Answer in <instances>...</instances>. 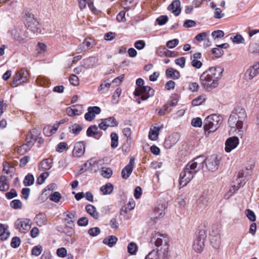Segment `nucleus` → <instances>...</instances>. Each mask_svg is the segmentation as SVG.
Segmentation results:
<instances>
[{
  "label": "nucleus",
  "instance_id": "27",
  "mask_svg": "<svg viewBox=\"0 0 259 259\" xmlns=\"http://www.w3.org/2000/svg\"><path fill=\"white\" fill-rule=\"evenodd\" d=\"M85 210L94 219L97 220L98 219L99 213L96 211V208L94 206L91 204H88L85 206Z\"/></svg>",
  "mask_w": 259,
  "mask_h": 259
},
{
  "label": "nucleus",
  "instance_id": "64",
  "mask_svg": "<svg viewBox=\"0 0 259 259\" xmlns=\"http://www.w3.org/2000/svg\"><path fill=\"white\" fill-rule=\"evenodd\" d=\"M43 133L47 137L51 136L54 134L52 130V127L49 125L44 127L43 129Z\"/></svg>",
  "mask_w": 259,
  "mask_h": 259
},
{
  "label": "nucleus",
  "instance_id": "50",
  "mask_svg": "<svg viewBox=\"0 0 259 259\" xmlns=\"http://www.w3.org/2000/svg\"><path fill=\"white\" fill-rule=\"evenodd\" d=\"M178 96L175 95L171 96L169 101L167 103V104L169 105L170 107H175L177 105L178 102Z\"/></svg>",
  "mask_w": 259,
  "mask_h": 259
},
{
  "label": "nucleus",
  "instance_id": "26",
  "mask_svg": "<svg viewBox=\"0 0 259 259\" xmlns=\"http://www.w3.org/2000/svg\"><path fill=\"white\" fill-rule=\"evenodd\" d=\"M165 74L167 78H172L173 79H178L180 77V72L172 68H168L166 70Z\"/></svg>",
  "mask_w": 259,
  "mask_h": 259
},
{
  "label": "nucleus",
  "instance_id": "51",
  "mask_svg": "<svg viewBox=\"0 0 259 259\" xmlns=\"http://www.w3.org/2000/svg\"><path fill=\"white\" fill-rule=\"evenodd\" d=\"M225 35V33L223 31L221 30H218L214 31L212 32L211 35L212 37L215 38H220L223 37Z\"/></svg>",
  "mask_w": 259,
  "mask_h": 259
},
{
  "label": "nucleus",
  "instance_id": "19",
  "mask_svg": "<svg viewBox=\"0 0 259 259\" xmlns=\"http://www.w3.org/2000/svg\"><path fill=\"white\" fill-rule=\"evenodd\" d=\"M210 240L213 248H218L221 244V235L219 231H217L216 232L212 231L210 234Z\"/></svg>",
  "mask_w": 259,
  "mask_h": 259
},
{
  "label": "nucleus",
  "instance_id": "10",
  "mask_svg": "<svg viewBox=\"0 0 259 259\" xmlns=\"http://www.w3.org/2000/svg\"><path fill=\"white\" fill-rule=\"evenodd\" d=\"M258 75H259V61L255 62L246 70L244 74L245 79L249 81Z\"/></svg>",
  "mask_w": 259,
  "mask_h": 259
},
{
  "label": "nucleus",
  "instance_id": "52",
  "mask_svg": "<svg viewBox=\"0 0 259 259\" xmlns=\"http://www.w3.org/2000/svg\"><path fill=\"white\" fill-rule=\"evenodd\" d=\"M111 86L110 83H101L98 88V91L102 93H105L104 90L106 89V91H108Z\"/></svg>",
  "mask_w": 259,
  "mask_h": 259
},
{
  "label": "nucleus",
  "instance_id": "56",
  "mask_svg": "<svg viewBox=\"0 0 259 259\" xmlns=\"http://www.w3.org/2000/svg\"><path fill=\"white\" fill-rule=\"evenodd\" d=\"M5 196L7 199H11L17 196V193L15 189H12L10 192L5 194Z\"/></svg>",
  "mask_w": 259,
  "mask_h": 259
},
{
  "label": "nucleus",
  "instance_id": "44",
  "mask_svg": "<svg viewBox=\"0 0 259 259\" xmlns=\"http://www.w3.org/2000/svg\"><path fill=\"white\" fill-rule=\"evenodd\" d=\"M191 124L194 127H200L202 125V120L199 117H196L192 119Z\"/></svg>",
  "mask_w": 259,
  "mask_h": 259
},
{
  "label": "nucleus",
  "instance_id": "12",
  "mask_svg": "<svg viewBox=\"0 0 259 259\" xmlns=\"http://www.w3.org/2000/svg\"><path fill=\"white\" fill-rule=\"evenodd\" d=\"M25 25L33 33H38L40 32L39 23L33 16H29L27 17L25 20Z\"/></svg>",
  "mask_w": 259,
  "mask_h": 259
},
{
  "label": "nucleus",
  "instance_id": "14",
  "mask_svg": "<svg viewBox=\"0 0 259 259\" xmlns=\"http://www.w3.org/2000/svg\"><path fill=\"white\" fill-rule=\"evenodd\" d=\"M239 140L238 137L234 136L228 138L225 143V151L226 152H230L232 150L237 147L239 144Z\"/></svg>",
  "mask_w": 259,
  "mask_h": 259
},
{
  "label": "nucleus",
  "instance_id": "48",
  "mask_svg": "<svg viewBox=\"0 0 259 259\" xmlns=\"http://www.w3.org/2000/svg\"><path fill=\"white\" fill-rule=\"evenodd\" d=\"M179 40L176 38L169 40L166 43V47L169 49H173L179 44Z\"/></svg>",
  "mask_w": 259,
  "mask_h": 259
},
{
  "label": "nucleus",
  "instance_id": "9",
  "mask_svg": "<svg viewBox=\"0 0 259 259\" xmlns=\"http://www.w3.org/2000/svg\"><path fill=\"white\" fill-rule=\"evenodd\" d=\"M31 221L28 219L20 218L17 219L14 224L15 228L21 233L28 231L31 226Z\"/></svg>",
  "mask_w": 259,
  "mask_h": 259
},
{
  "label": "nucleus",
  "instance_id": "29",
  "mask_svg": "<svg viewBox=\"0 0 259 259\" xmlns=\"http://www.w3.org/2000/svg\"><path fill=\"white\" fill-rule=\"evenodd\" d=\"M113 190V186L111 183H107L106 185L102 186L100 188L101 191L103 194L107 195L111 194Z\"/></svg>",
  "mask_w": 259,
  "mask_h": 259
},
{
  "label": "nucleus",
  "instance_id": "23",
  "mask_svg": "<svg viewBox=\"0 0 259 259\" xmlns=\"http://www.w3.org/2000/svg\"><path fill=\"white\" fill-rule=\"evenodd\" d=\"M79 8L81 10L84 9L88 4L90 9L93 12L96 13L97 12L96 8L95 7L93 2L91 0H78Z\"/></svg>",
  "mask_w": 259,
  "mask_h": 259
},
{
  "label": "nucleus",
  "instance_id": "61",
  "mask_svg": "<svg viewBox=\"0 0 259 259\" xmlns=\"http://www.w3.org/2000/svg\"><path fill=\"white\" fill-rule=\"evenodd\" d=\"M66 149H67V144L65 142H61L58 144L56 150L58 152H62Z\"/></svg>",
  "mask_w": 259,
  "mask_h": 259
},
{
  "label": "nucleus",
  "instance_id": "53",
  "mask_svg": "<svg viewBox=\"0 0 259 259\" xmlns=\"http://www.w3.org/2000/svg\"><path fill=\"white\" fill-rule=\"evenodd\" d=\"M145 42L143 40L136 41L134 44V47L138 50H141L145 47Z\"/></svg>",
  "mask_w": 259,
  "mask_h": 259
},
{
  "label": "nucleus",
  "instance_id": "13",
  "mask_svg": "<svg viewBox=\"0 0 259 259\" xmlns=\"http://www.w3.org/2000/svg\"><path fill=\"white\" fill-rule=\"evenodd\" d=\"M118 122L114 117H109L101 119V122L99 124V127L101 130H106L108 127H116Z\"/></svg>",
  "mask_w": 259,
  "mask_h": 259
},
{
  "label": "nucleus",
  "instance_id": "40",
  "mask_svg": "<svg viewBox=\"0 0 259 259\" xmlns=\"http://www.w3.org/2000/svg\"><path fill=\"white\" fill-rule=\"evenodd\" d=\"M14 167L10 165L7 162L4 163L3 171L6 174H12L14 172Z\"/></svg>",
  "mask_w": 259,
  "mask_h": 259
},
{
  "label": "nucleus",
  "instance_id": "22",
  "mask_svg": "<svg viewBox=\"0 0 259 259\" xmlns=\"http://www.w3.org/2000/svg\"><path fill=\"white\" fill-rule=\"evenodd\" d=\"M64 215L65 216L64 221L66 225L72 228L76 219L75 213L72 211L66 212Z\"/></svg>",
  "mask_w": 259,
  "mask_h": 259
},
{
  "label": "nucleus",
  "instance_id": "33",
  "mask_svg": "<svg viewBox=\"0 0 259 259\" xmlns=\"http://www.w3.org/2000/svg\"><path fill=\"white\" fill-rule=\"evenodd\" d=\"M117 238L114 236H110L104 239L103 242L108 245L109 247H112L117 242Z\"/></svg>",
  "mask_w": 259,
  "mask_h": 259
},
{
  "label": "nucleus",
  "instance_id": "30",
  "mask_svg": "<svg viewBox=\"0 0 259 259\" xmlns=\"http://www.w3.org/2000/svg\"><path fill=\"white\" fill-rule=\"evenodd\" d=\"M165 206L163 204L159 205L155 209L154 213L155 218H160L164 216L165 212L164 210Z\"/></svg>",
  "mask_w": 259,
  "mask_h": 259
},
{
  "label": "nucleus",
  "instance_id": "4",
  "mask_svg": "<svg viewBox=\"0 0 259 259\" xmlns=\"http://www.w3.org/2000/svg\"><path fill=\"white\" fill-rule=\"evenodd\" d=\"M222 122V117L217 114L208 116L204 121V130L206 136L216 131Z\"/></svg>",
  "mask_w": 259,
  "mask_h": 259
},
{
  "label": "nucleus",
  "instance_id": "2",
  "mask_svg": "<svg viewBox=\"0 0 259 259\" xmlns=\"http://www.w3.org/2000/svg\"><path fill=\"white\" fill-rule=\"evenodd\" d=\"M223 69L221 67H211L203 72L200 76L202 87L207 90H211L218 85V81L222 78Z\"/></svg>",
  "mask_w": 259,
  "mask_h": 259
},
{
  "label": "nucleus",
  "instance_id": "62",
  "mask_svg": "<svg viewBox=\"0 0 259 259\" xmlns=\"http://www.w3.org/2000/svg\"><path fill=\"white\" fill-rule=\"evenodd\" d=\"M57 254L61 257H65L67 254V250L64 247H61L57 250Z\"/></svg>",
  "mask_w": 259,
  "mask_h": 259
},
{
  "label": "nucleus",
  "instance_id": "41",
  "mask_svg": "<svg viewBox=\"0 0 259 259\" xmlns=\"http://www.w3.org/2000/svg\"><path fill=\"white\" fill-rule=\"evenodd\" d=\"M121 93V90L120 88H117L115 90L112 96V102L114 104H116L118 102V98Z\"/></svg>",
  "mask_w": 259,
  "mask_h": 259
},
{
  "label": "nucleus",
  "instance_id": "58",
  "mask_svg": "<svg viewBox=\"0 0 259 259\" xmlns=\"http://www.w3.org/2000/svg\"><path fill=\"white\" fill-rule=\"evenodd\" d=\"M20 244V239L18 237H14L11 243V245L13 248L18 247Z\"/></svg>",
  "mask_w": 259,
  "mask_h": 259
},
{
  "label": "nucleus",
  "instance_id": "28",
  "mask_svg": "<svg viewBox=\"0 0 259 259\" xmlns=\"http://www.w3.org/2000/svg\"><path fill=\"white\" fill-rule=\"evenodd\" d=\"M9 188V185L6 176H0V191H6Z\"/></svg>",
  "mask_w": 259,
  "mask_h": 259
},
{
  "label": "nucleus",
  "instance_id": "1",
  "mask_svg": "<svg viewBox=\"0 0 259 259\" xmlns=\"http://www.w3.org/2000/svg\"><path fill=\"white\" fill-rule=\"evenodd\" d=\"M205 163L206 170L214 171L217 170L220 164V159L217 155H213L205 158L201 155L195 158L190 161L180 174V185L184 187L189 183L199 170L204 167Z\"/></svg>",
  "mask_w": 259,
  "mask_h": 259
},
{
  "label": "nucleus",
  "instance_id": "24",
  "mask_svg": "<svg viewBox=\"0 0 259 259\" xmlns=\"http://www.w3.org/2000/svg\"><path fill=\"white\" fill-rule=\"evenodd\" d=\"M53 166V161L52 159L47 158L43 160L40 163L38 166L39 169L45 170L50 169Z\"/></svg>",
  "mask_w": 259,
  "mask_h": 259
},
{
  "label": "nucleus",
  "instance_id": "39",
  "mask_svg": "<svg viewBox=\"0 0 259 259\" xmlns=\"http://www.w3.org/2000/svg\"><path fill=\"white\" fill-rule=\"evenodd\" d=\"M34 183V177L32 175H27L23 181V184L25 186L32 185Z\"/></svg>",
  "mask_w": 259,
  "mask_h": 259
},
{
  "label": "nucleus",
  "instance_id": "63",
  "mask_svg": "<svg viewBox=\"0 0 259 259\" xmlns=\"http://www.w3.org/2000/svg\"><path fill=\"white\" fill-rule=\"evenodd\" d=\"M224 16V14L222 13V10L219 8H215L214 12V17L215 19H221Z\"/></svg>",
  "mask_w": 259,
  "mask_h": 259
},
{
  "label": "nucleus",
  "instance_id": "31",
  "mask_svg": "<svg viewBox=\"0 0 259 259\" xmlns=\"http://www.w3.org/2000/svg\"><path fill=\"white\" fill-rule=\"evenodd\" d=\"M10 232L5 227L0 224V237L2 240H6L10 236Z\"/></svg>",
  "mask_w": 259,
  "mask_h": 259
},
{
  "label": "nucleus",
  "instance_id": "43",
  "mask_svg": "<svg viewBox=\"0 0 259 259\" xmlns=\"http://www.w3.org/2000/svg\"><path fill=\"white\" fill-rule=\"evenodd\" d=\"M245 214L247 218L251 222H254L256 220V216L254 212L249 209L245 210Z\"/></svg>",
  "mask_w": 259,
  "mask_h": 259
},
{
  "label": "nucleus",
  "instance_id": "57",
  "mask_svg": "<svg viewBox=\"0 0 259 259\" xmlns=\"http://www.w3.org/2000/svg\"><path fill=\"white\" fill-rule=\"evenodd\" d=\"M70 82L73 85L76 86L79 84L78 77L75 74H72L69 77Z\"/></svg>",
  "mask_w": 259,
  "mask_h": 259
},
{
  "label": "nucleus",
  "instance_id": "35",
  "mask_svg": "<svg viewBox=\"0 0 259 259\" xmlns=\"http://www.w3.org/2000/svg\"><path fill=\"white\" fill-rule=\"evenodd\" d=\"M111 139V146L112 148H115L118 145V137L115 133H112L110 135Z\"/></svg>",
  "mask_w": 259,
  "mask_h": 259
},
{
  "label": "nucleus",
  "instance_id": "38",
  "mask_svg": "<svg viewBox=\"0 0 259 259\" xmlns=\"http://www.w3.org/2000/svg\"><path fill=\"white\" fill-rule=\"evenodd\" d=\"M138 250V246L134 242H131L127 246V250L130 254H134Z\"/></svg>",
  "mask_w": 259,
  "mask_h": 259
},
{
  "label": "nucleus",
  "instance_id": "21",
  "mask_svg": "<svg viewBox=\"0 0 259 259\" xmlns=\"http://www.w3.org/2000/svg\"><path fill=\"white\" fill-rule=\"evenodd\" d=\"M167 10L169 11H172L175 16H178L181 11L180 1H173L168 6Z\"/></svg>",
  "mask_w": 259,
  "mask_h": 259
},
{
  "label": "nucleus",
  "instance_id": "3",
  "mask_svg": "<svg viewBox=\"0 0 259 259\" xmlns=\"http://www.w3.org/2000/svg\"><path fill=\"white\" fill-rule=\"evenodd\" d=\"M246 118L244 109L238 107L233 111L228 119V124L232 130L242 132L243 122Z\"/></svg>",
  "mask_w": 259,
  "mask_h": 259
},
{
  "label": "nucleus",
  "instance_id": "54",
  "mask_svg": "<svg viewBox=\"0 0 259 259\" xmlns=\"http://www.w3.org/2000/svg\"><path fill=\"white\" fill-rule=\"evenodd\" d=\"M125 11H122L117 15L116 19L119 22H124L126 21Z\"/></svg>",
  "mask_w": 259,
  "mask_h": 259
},
{
  "label": "nucleus",
  "instance_id": "25",
  "mask_svg": "<svg viewBox=\"0 0 259 259\" xmlns=\"http://www.w3.org/2000/svg\"><path fill=\"white\" fill-rule=\"evenodd\" d=\"M162 127V126H154L153 128H151L149 133V138L152 141L156 140L158 139L159 131Z\"/></svg>",
  "mask_w": 259,
  "mask_h": 259
},
{
  "label": "nucleus",
  "instance_id": "45",
  "mask_svg": "<svg viewBox=\"0 0 259 259\" xmlns=\"http://www.w3.org/2000/svg\"><path fill=\"white\" fill-rule=\"evenodd\" d=\"M112 170L110 168H103L101 171V175L105 178H109L111 177Z\"/></svg>",
  "mask_w": 259,
  "mask_h": 259
},
{
  "label": "nucleus",
  "instance_id": "8",
  "mask_svg": "<svg viewBox=\"0 0 259 259\" xmlns=\"http://www.w3.org/2000/svg\"><path fill=\"white\" fill-rule=\"evenodd\" d=\"M28 77V72L24 69H20L15 74L11 84L12 87H16L23 82H26Z\"/></svg>",
  "mask_w": 259,
  "mask_h": 259
},
{
  "label": "nucleus",
  "instance_id": "55",
  "mask_svg": "<svg viewBox=\"0 0 259 259\" xmlns=\"http://www.w3.org/2000/svg\"><path fill=\"white\" fill-rule=\"evenodd\" d=\"M100 233V230L98 227L91 228L88 231V233L92 236H96Z\"/></svg>",
  "mask_w": 259,
  "mask_h": 259
},
{
  "label": "nucleus",
  "instance_id": "15",
  "mask_svg": "<svg viewBox=\"0 0 259 259\" xmlns=\"http://www.w3.org/2000/svg\"><path fill=\"white\" fill-rule=\"evenodd\" d=\"M180 135L178 133H174L170 135L164 143L165 148L170 149L174 146L180 140Z\"/></svg>",
  "mask_w": 259,
  "mask_h": 259
},
{
  "label": "nucleus",
  "instance_id": "20",
  "mask_svg": "<svg viewBox=\"0 0 259 259\" xmlns=\"http://www.w3.org/2000/svg\"><path fill=\"white\" fill-rule=\"evenodd\" d=\"M85 152V146L82 142H79L75 144L73 150V155L74 157H79Z\"/></svg>",
  "mask_w": 259,
  "mask_h": 259
},
{
  "label": "nucleus",
  "instance_id": "49",
  "mask_svg": "<svg viewBox=\"0 0 259 259\" xmlns=\"http://www.w3.org/2000/svg\"><path fill=\"white\" fill-rule=\"evenodd\" d=\"M42 251V247L38 245L34 247L32 249V254L35 256H38Z\"/></svg>",
  "mask_w": 259,
  "mask_h": 259
},
{
  "label": "nucleus",
  "instance_id": "37",
  "mask_svg": "<svg viewBox=\"0 0 259 259\" xmlns=\"http://www.w3.org/2000/svg\"><path fill=\"white\" fill-rule=\"evenodd\" d=\"M49 198L52 201L58 203L61 198V195L59 192H55L50 195Z\"/></svg>",
  "mask_w": 259,
  "mask_h": 259
},
{
  "label": "nucleus",
  "instance_id": "6",
  "mask_svg": "<svg viewBox=\"0 0 259 259\" xmlns=\"http://www.w3.org/2000/svg\"><path fill=\"white\" fill-rule=\"evenodd\" d=\"M206 238V234L205 231L203 229L199 230L193 245V248L196 252L200 253L202 251Z\"/></svg>",
  "mask_w": 259,
  "mask_h": 259
},
{
  "label": "nucleus",
  "instance_id": "34",
  "mask_svg": "<svg viewBox=\"0 0 259 259\" xmlns=\"http://www.w3.org/2000/svg\"><path fill=\"white\" fill-rule=\"evenodd\" d=\"M98 134V128L96 125L90 126L87 131V135L89 137H95Z\"/></svg>",
  "mask_w": 259,
  "mask_h": 259
},
{
  "label": "nucleus",
  "instance_id": "60",
  "mask_svg": "<svg viewBox=\"0 0 259 259\" xmlns=\"http://www.w3.org/2000/svg\"><path fill=\"white\" fill-rule=\"evenodd\" d=\"M168 21V17L166 16L162 15L157 18L156 19V21L158 24L160 25H162L166 23V22Z\"/></svg>",
  "mask_w": 259,
  "mask_h": 259
},
{
  "label": "nucleus",
  "instance_id": "47",
  "mask_svg": "<svg viewBox=\"0 0 259 259\" xmlns=\"http://www.w3.org/2000/svg\"><path fill=\"white\" fill-rule=\"evenodd\" d=\"M234 43L241 44L243 43L244 41L243 37L241 35L237 34L235 36L231 38Z\"/></svg>",
  "mask_w": 259,
  "mask_h": 259
},
{
  "label": "nucleus",
  "instance_id": "46",
  "mask_svg": "<svg viewBox=\"0 0 259 259\" xmlns=\"http://www.w3.org/2000/svg\"><path fill=\"white\" fill-rule=\"evenodd\" d=\"M158 253L160 254V251H155L154 250L151 251L145 257V259H158L159 255Z\"/></svg>",
  "mask_w": 259,
  "mask_h": 259
},
{
  "label": "nucleus",
  "instance_id": "42",
  "mask_svg": "<svg viewBox=\"0 0 259 259\" xmlns=\"http://www.w3.org/2000/svg\"><path fill=\"white\" fill-rule=\"evenodd\" d=\"M10 206L14 209H20L22 207V204L20 200L15 199L11 202Z\"/></svg>",
  "mask_w": 259,
  "mask_h": 259
},
{
  "label": "nucleus",
  "instance_id": "18",
  "mask_svg": "<svg viewBox=\"0 0 259 259\" xmlns=\"http://www.w3.org/2000/svg\"><path fill=\"white\" fill-rule=\"evenodd\" d=\"M66 113L69 116L80 115L82 113V106L81 105H74L66 108Z\"/></svg>",
  "mask_w": 259,
  "mask_h": 259
},
{
  "label": "nucleus",
  "instance_id": "11",
  "mask_svg": "<svg viewBox=\"0 0 259 259\" xmlns=\"http://www.w3.org/2000/svg\"><path fill=\"white\" fill-rule=\"evenodd\" d=\"M26 140V143L21 145L17 149V152L20 155H24L29 151L36 141L31 135H28Z\"/></svg>",
  "mask_w": 259,
  "mask_h": 259
},
{
  "label": "nucleus",
  "instance_id": "7",
  "mask_svg": "<svg viewBox=\"0 0 259 259\" xmlns=\"http://www.w3.org/2000/svg\"><path fill=\"white\" fill-rule=\"evenodd\" d=\"M134 94L136 96H141L142 100H146L154 95V90L149 86H144L136 88Z\"/></svg>",
  "mask_w": 259,
  "mask_h": 259
},
{
  "label": "nucleus",
  "instance_id": "16",
  "mask_svg": "<svg viewBox=\"0 0 259 259\" xmlns=\"http://www.w3.org/2000/svg\"><path fill=\"white\" fill-rule=\"evenodd\" d=\"M99 59L96 57H90L83 60L82 66L86 69H92L98 65Z\"/></svg>",
  "mask_w": 259,
  "mask_h": 259
},
{
  "label": "nucleus",
  "instance_id": "5",
  "mask_svg": "<svg viewBox=\"0 0 259 259\" xmlns=\"http://www.w3.org/2000/svg\"><path fill=\"white\" fill-rule=\"evenodd\" d=\"M151 242L154 243L157 247H161L160 249H158L156 251H159V250L160 254L158 253L159 256H162L168 254V239L166 235L156 233L153 236Z\"/></svg>",
  "mask_w": 259,
  "mask_h": 259
},
{
  "label": "nucleus",
  "instance_id": "32",
  "mask_svg": "<svg viewBox=\"0 0 259 259\" xmlns=\"http://www.w3.org/2000/svg\"><path fill=\"white\" fill-rule=\"evenodd\" d=\"M133 170V167L130 166V165H126L121 171V176L124 179H127L131 174H132Z\"/></svg>",
  "mask_w": 259,
  "mask_h": 259
},
{
  "label": "nucleus",
  "instance_id": "59",
  "mask_svg": "<svg viewBox=\"0 0 259 259\" xmlns=\"http://www.w3.org/2000/svg\"><path fill=\"white\" fill-rule=\"evenodd\" d=\"M186 59L184 57H181L175 60V63L179 65L181 68H184L185 65Z\"/></svg>",
  "mask_w": 259,
  "mask_h": 259
},
{
  "label": "nucleus",
  "instance_id": "36",
  "mask_svg": "<svg viewBox=\"0 0 259 259\" xmlns=\"http://www.w3.org/2000/svg\"><path fill=\"white\" fill-rule=\"evenodd\" d=\"M70 132L75 135L79 134L80 131L82 130V126L78 124L75 123L71 126L69 127Z\"/></svg>",
  "mask_w": 259,
  "mask_h": 259
},
{
  "label": "nucleus",
  "instance_id": "17",
  "mask_svg": "<svg viewBox=\"0 0 259 259\" xmlns=\"http://www.w3.org/2000/svg\"><path fill=\"white\" fill-rule=\"evenodd\" d=\"M101 112V109L98 106L89 107L88 108V112L85 113L84 118L87 121H92L96 114H99Z\"/></svg>",
  "mask_w": 259,
  "mask_h": 259
}]
</instances>
